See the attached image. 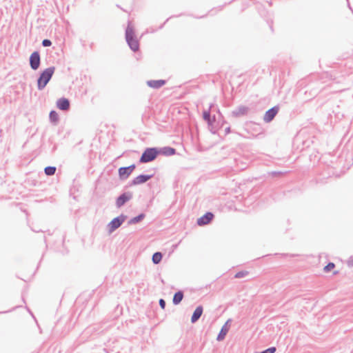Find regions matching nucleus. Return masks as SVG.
<instances>
[{
	"label": "nucleus",
	"mask_w": 353,
	"mask_h": 353,
	"mask_svg": "<svg viewBox=\"0 0 353 353\" xmlns=\"http://www.w3.org/2000/svg\"><path fill=\"white\" fill-rule=\"evenodd\" d=\"M272 174H273L274 175H276V174H281V172H273Z\"/></svg>",
	"instance_id": "28"
},
{
	"label": "nucleus",
	"mask_w": 353,
	"mask_h": 353,
	"mask_svg": "<svg viewBox=\"0 0 353 353\" xmlns=\"http://www.w3.org/2000/svg\"><path fill=\"white\" fill-rule=\"evenodd\" d=\"M279 108L278 106H274L272 108L267 110L263 117V121L265 123H270L272 121L275 116L277 114Z\"/></svg>",
	"instance_id": "8"
},
{
	"label": "nucleus",
	"mask_w": 353,
	"mask_h": 353,
	"mask_svg": "<svg viewBox=\"0 0 353 353\" xmlns=\"http://www.w3.org/2000/svg\"><path fill=\"white\" fill-rule=\"evenodd\" d=\"M212 105H211L209 108V110H205L203 113V119L208 122V124L212 125L213 122L215 121V117H213V119L211 118L210 114V108H212Z\"/></svg>",
	"instance_id": "17"
},
{
	"label": "nucleus",
	"mask_w": 353,
	"mask_h": 353,
	"mask_svg": "<svg viewBox=\"0 0 353 353\" xmlns=\"http://www.w3.org/2000/svg\"><path fill=\"white\" fill-rule=\"evenodd\" d=\"M52 45V41L48 39H43L42 41V46L43 47H49Z\"/></svg>",
	"instance_id": "25"
},
{
	"label": "nucleus",
	"mask_w": 353,
	"mask_h": 353,
	"mask_svg": "<svg viewBox=\"0 0 353 353\" xmlns=\"http://www.w3.org/2000/svg\"><path fill=\"white\" fill-rule=\"evenodd\" d=\"M335 267L334 263H329L327 265H325L323 268L325 272H328L332 270Z\"/></svg>",
	"instance_id": "23"
},
{
	"label": "nucleus",
	"mask_w": 353,
	"mask_h": 353,
	"mask_svg": "<svg viewBox=\"0 0 353 353\" xmlns=\"http://www.w3.org/2000/svg\"><path fill=\"white\" fill-rule=\"evenodd\" d=\"M231 321V319H228L226 323L223 325V327L221 329V331L219 332L216 340L219 341H223L226 336L227 333L228 332L229 328L228 327V323Z\"/></svg>",
	"instance_id": "13"
},
{
	"label": "nucleus",
	"mask_w": 353,
	"mask_h": 353,
	"mask_svg": "<svg viewBox=\"0 0 353 353\" xmlns=\"http://www.w3.org/2000/svg\"><path fill=\"white\" fill-rule=\"evenodd\" d=\"M30 66L33 70H37L41 63V57L38 51H34L30 57Z\"/></svg>",
	"instance_id": "6"
},
{
	"label": "nucleus",
	"mask_w": 353,
	"mask_h": 353,
	"mask_svg": "<svg viewBox=\"0 0 353 353\" xmlns=\"http://www.w3.org/2000/svg\"><path fill=\"white\" fill-rule=\"evenodd\" d=\"M144 218H145V214L141 213V214H139L138 216L131 219L128 221V224L132 225V224L137 223L141 221Z\"/></svg>",
	"instance_id": "19"
},
{
	"label": "nucleus",
	"mask_w": 353,
	"mask_h": 353,
	"mask_svg": "<svg viewBox=\"0 0 353 353\" xmlns=\"http://www.w3.org/2000/svg\"><path fill=\"white\" fill-rule=\"evenodd\" d=\"M125 40L132 51L136 52L139 50V41L137 39L134 28L132 26V23H128V26L125 29Z\"/></svg>",
	"instance_id": "1"
},
{
	"label": "nucleus",
	"mask_w": 353,
	"mask_h": 353,
	"mask_svg": "<svg viewBox=\"0 0 353 353\" xmlns=\"http://www.w3.org/2000/svg\"><path fill=\"white\" fill-rule=\"evenodd\" d=\"M49 117L52 122H57L59 120V115L54 110H52L50 112Z\"/></svg>",
	"instance_id": "22"
},
{
	"label": "nucleus",
	"mask_w": 353,
	"mask_h": 353,
	"mask_svg": "<svg viewBox=\"0 0 353 353\" xmlns=\"http://www.w3.org/2000/svg\"><path fill=\"white\" fill-rule=\"evenodd\" d=\"M159 155V148H147L142 153L139 162L146 163L154 161Z\"/></svg>",
	"instance_id": "3"
},
{
	"label": "nucleus",
	"mask_w": 353,
	"mask_h": 353,
	"mask_svg": "<svg viewBox=\"0 0 353 353\" xmlns=\"http://www.w3.org/2000/svg\"><path fill=\"white\" fill-rule=\"evenodd\" d=\"M126 219L127 216L123 214L113 219L108 224L109 232H112L115 230L119 228L122 225V223L125 221Z\"/></svg>",
	"instance_id": "4"
},
{
	"label": "nucleus",
	"mask_w": 353,
	"mask_h": 353,
	"mask_svg": "<svg viewBox=\"0 0 353 353\" xmlns=\"http://www.w3.org/2000/svg\"><path fill=\"white\" fill-rule=\"evenodd\" d=\"M166 81L165 80H150L147 81V85L152 88L158 89L161 88L163 85L165 84Z\"/></svg>",
	"instance_id": "14"
},
{
	"label": "nucleus",
	"mask_w": 353,
	"mask_h": 353,
	"mask_svg": "<svg viewBox=\"0 0 353 353\" xmlns=\"http://www.w3.org/2000/svg\"><path fill=\"white\" fill-rule=\"evenodd\" d=\"M57 106L61 110H68L70 108V101L66 98H61L57 100Z\"/></svg>",
	"instance_id": "12"
},
{
	"label": "nucleus",
	"mask_w": 353,
	"mask_h": 353,
	"mask_svg": "<svg viewBox=\"0 0 353 353\" xmlns=\"http://www.w3.org/2000/svg\"><path fill=\"white\" fill-rule=\"evenodd\" d=\"M133 197V194L131 192H125L119 196L116 199V206L117 208H121L127 202L130 201Z\"/></svg>",
	"instance_id": "5"
},
{
	"label": "nucleus",
	"mask_w": 353,
	"mask_h": 353,
	"mask_svg": "<svg viewBox=\"0 0 353 353\" xmlns=\"http://www.w3.org/2000/svg\"><path fill=\"white\" fill-rule=\"evenodd\" d=\"M183 298V292L182 291L176 292L173 296L172 302L174 305H178L181 303Z\"/></svg>",
	"instance_id": "18"
},
{
	"label": "nucleus",
	"mask_w": 353,
	"mask_h": 353,
	"mask_svg": "<svg viewBox=\"0 0 353 353\" xmlns=\"http://www.w3.org/2000/svg\"><path fill=\"white\" fill-rule=\"evenodd\" d=\"M152 174H140L138 176L135 177L130 183V186L132 185H137L147 182L151 178H152Z\"/></svg>",
	"instance_id": "9"
},
{
	"label": "nucleus",
	"mask_w": 353,
	"mask_h": 353,
	"mask_svg": "<svg viewBox=\"0 0 353 353\" xmlns=\"http://www.w3.org/2000/svg\"><path fill=\"white\" fill-rule=\"evenodd\" d=\"M162 257H163V255L161 252H155L152 255V258L153 263L156 264V265L159 264L161 262Z\"/></svg>",
	"instance_id": "20"
},
{
	"label": "nucleus",
	"mask_w": 353,
	"mask_h": 353,
	"mask_svg": "<svg viewBox=\"0 0 353 353\" xmlns=\"http://www.w3.org/2000/svg\"><path fill=\"white\" fill-rule=\"evenodd\" d=\"M230 128H227L225 129V132H226V133H229V132H230Z\"/></svg>",
	"instance_id": "27"
},
{
	"label": "nucleus",
	"mask_w": 353,
	"mask_h": 353,
	"mask_svg": "<svg viewBox=\"0 0 353 353\" xmlns=\"http://www.w3.org/2000/svg\"><path fill=\"white\" fill-rule=\"evenodd\" d=\"M203 307L199 305L198 306L195 310L194 311L192 316L191 317V322L192 323H196L201 316L203 314Z\"/></svg>",
	"instance_id": "16"
},
{
	"label": "nucleus",
	"mask_w": 353,
	"mask_h": 353,
	"mask_svg": "<svg viewBox=\"0 0 353 353\" xmlns=\"http://www.w3.org/2000/svg\"><path fill=\"white\" fill-rule=\"evenodd\" d=\"M55 70L54 67H49L45 69L39 75L37 79V88L39 90H42L50 81Z\"/></svg>",
	"instance_id": "2"
},
{
	"label": "nucleus",
	"mask_w": 353,
	"mask_h": 353,
	"mask_svg": "<svg viewBox=\"0 0 353 353\" xmlns=\"http://www.w3.org/2000/svg\"><path fill=\"white\" fill-rule=\"evenodd\" d=\"M248 272L247 271H241V272H237L234 277L235 278H237V279H241V278H243L244 276H245L246 275H248Z\"/></svg>",
	"instance_id": "24"
},
{
	"label": "nucleus",
	"mask_w": 353,
	"mask_h": 353,
	"mask_svg": "<svg viewBox=\"0 0 353 353\" xmlns=\"http://www.w3.org/2000/svg\"><path fill=\"white\" fill-rule=\"evenodd\" d=\"M214 217L212 212H206L203 216L198 219L197 224L199 225H204L209 223Z\"/></svg>",
	"instance_id": "11"
},
{
	"label": "nucleus",
	"mask_w": 353,
	"mask_h": 353,
	"mask_svg": "<svg viewBox=\"0 0 353 353\" xmlns=\"http://www.w3.org/2000/svg\"><path fill=\"white\" fill-rule=\"evenodd\" d=\"M136 166L134 164H132L128 167H121L119 168V176L121 180L127 179L133 170L135 169Z\"/></svg>",
	"instance_id": "7"
},
{
	"label": "nucleus",
	"mask_w": 353,
	"mask_h": 353,
	"mask_svg": "<svg viewBox=\"0 0 353 353\" xmlns=\"http://www.w3.org/2000/svg\"><path fill=\"white\" fill-rule=\"evenodd\" d=\"M249 108L245 105H239L232 112V116L234 117H241L247 115L249 112Z\"/></svg>",
	"instance_id": "10"
},
{
	"label": "nucleus",
	"mask_w": 353,
	"mask_h": 353,
	"mask_svg": "<svg viewBox=\"0 0 353 353\" xmlns=\"http://www.w3.org/2000/svg\"><path fill=\"white\" fill-rule=\"evenodd\" d=\"M172 17H170V18H168L166 19V21L165 22H168L169 21V19H172Z\"/></svg>",
	"instance_id": "29"
},
{
	"label": "nucleus",
	"mask_w": 353,
	"mask_h": 353,
	"mask_svg": "<svg viewBox=\"0 0 353 353\" xmlns=\"http://www.w3.org/2000/svg\"><path fill=\"white\" fill-rule=\"evenodd\" d=\"M159 305H160V307H161L162 309H165V300H164V299H160V300H159Z\"/></svg>",
	"instance_id": "26"
},
{
	"label": "nucleus",
	"mask_w": 353,
	"mask_h": 353,
	"mask_svg": "<svg viewBox=\"0 0 353 353\" xmlns=\"http://www.w3.org/2000/svg\"><path fill=\"white\" fill-rule=\"evenodd\" d=\"M176 154V150L171 147H163L159 148V154L172 156Z\"/></svg>",
	"instance_id": "15"
},
{
	"label": "nucleus",
	"mask_w": 353,
	"mask_h": 353,
	"mask_svg": "<svg viewBox=\"0 0 353 353\" xmlns=\"http://www.w3.org/2000/svg\"><path fill=\"white\" fill-rule=\"evenodd\" d=\"M56 167L54 166H47L44 169V172L47 176H52L56 172Z\"/></svg>",
	"instance_id": "21"
}]
</instances>
